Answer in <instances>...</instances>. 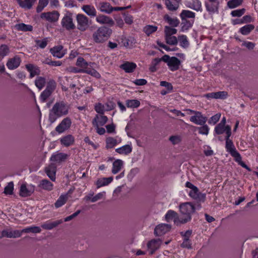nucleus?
Instances as JSON below:
<instances>
[{
    "instance_id": "f257e3e1",
    "label": "nucleus",
    "mask_w": 258,
    "mask_h": 258,
    "mask_svg": "<svg viewBox=\"0 0 258 258\" xmlns=\"http://www.w3.org/2000/svg\"><path fill=\"white\" fill-rule=\"evenodd\" d=\"M70 107L63 101L56 102L49 110L48 120L52 123L56 120L62 116L69 113Z\"/></svg>"
},
{
    "instance_id": "f03ea898",
    "label": "nucleus",
    "mask_w": 258,
    "mask_h": 258,
    "mask_svg": "<svg viewBox=\"0 0 258 258\" xmlns=\"http://www.w3.org/2000/svg\"><path fill=\"white\" fill-rule=\"evenodd\" d=\"M180 213L184 224L189 222L191 219V215L195 212L196 209H199L197 204L194 205L191 202L181 204L179 206Z\"/></svg>"
},
{
    "instance_id": "7ed1b4c3",
    "label": "nucleus",
    "mask_w": 258,
    "mask_h": 258,
    "mask_svg": "<svg viewBox=\"0 0 258 258\" xmlns=\"http://www.w3.org/2000/svg\"><path fill=\"white\" fill-rule=\"evenodd\" d=\"M112 30L106 26H101L92 35L93 41L96 43H103L112 34Z\"/></svg>"
},
{
    "instance_id": "20e7f679",
    "label": "nucleus",
    "mask_w": 258,
    "mask_h": 258,
    "mask_svg": "<svg viewBox=\"0 0 258 258\" xmlns=\"http://www.w3.org/2000/svg\"><path fill=\"white\" fill-rule=\"evenodd\" d=\"M190 197L196 201L197 207L198 209L201 208L200 203H204L206 200V194L201 192L199 188H196L190 190L188 194Z\"/></svg>"
},
{
    "instance_id": "39448f33",
    "label": "nucleus",
    "mask_w": 258,
    "mask_h": 258,
    "mask_svg": "<svg viewBox=\"0 0 258 258\" xmlns=\"http://www.w3.org/2000/svg\"><path fill=\"white\" fill-rule=\"evenodd\" d=\"M77 28L81 31H85L88 29L91 21L89 22V18L83 14H79L76 16Z\"/></svg>"
},
{
    "instance_id": "423d86ee",
    "label": "nucleus",
    "mask_w": 258,
    "mask_h": 258,
    "mask_svg": "<svg viewBox=\"0 0 258 258\" xmlns=\"http://www.w3.org/2000/svg\"><path fill=\"white\" fill-rule=\"evenodd\" d=\"M165 219L167 222L173 220L174 224L177 226L184 224L182 218H179L178 213L173 210H170L167 211L165 215Z\"/></svg>"
},
{
    "instance_id": "0eeeda50",
    "label": "nucleus",
    "mask_w": 258,
    "mask_h": 258,
    "mask_svg": "<svg viewBox=\"0 0 258 258\" xmlns=\"http://www.w3.org/2000/svg\"><path fill=\"white\" fill-rule=\"evenodd\" d=\"M61 24L62 27L67 30H74L76 28V26L73 23L72 14L67 13L62 19Z\"/></svg>"
},
{
    "instance_id": "6e6552de",
    "label": "nucleus",
    "mask_w": 258,
    "mask_h": 258,
    "mask_svg": "<svg viewBox=\"0 0 258 258\" xmlns=\"http://www.w3.org/2000/svg\"><path fill=\"white\" fill-rule=\"evenodd\" d=\"M231 135V132H230L229 130H228L227 132V136H226L225 137V148L227 151H228L232 157L238 156L239 153L236 150L232 141L229 139Z\"/></svg>"
},
{
    "instance_id": "1a4fd4ad",
    "label": "nucleus",
    "mask_w": 258,
    "mask_h": 258,
    "mask_svg": "<svg viewBox=\"0 0 258 258\" xmlns=\"http://www.w3.org/2000/svg\"><path fill=\"white\" fill-rule=\"evenodd\" d=\"M72 124V120L69 117L63 118L60 123L55 127V131L58 134L64 133L69 130Z\"/></svg>"
},
{
    "instance_id": "9d476101",
    "label": "nucleus",
    "mask_w": 258,
    "mask_h": 258,
    "mask_svg": "<svg viewBox=\"0 0 258 258\" xmlns=\"http://www.w3.org/2000/svg\"><path fill=\"white\" fill-rule=\"evenodd\" d=\"M171 228L170 224H160L155 227L154 233L156 236H161L169 232Z\"/></svg>"
},
{
    "instance_id": "9b49d317",
    "label": "nucleus",
    "mask_w": 258,
    "mask_h": 258,
    "mask_svg": "<svg viewBox=\"0 0 258 258\" xmlns=\"http://www.w3.org/2000/svg\"><path fill=\"white\" fill-rule=\"evenodd\" d=\"M190 121L198 125H204L207 121V117L203 116L201 112L198 111L195 115L190 117Z\"/></svg>"
},
{
    "instance_id": "f8f14e48",
    "label": "nucleus",
    "mask_w": 258,
    "mask_h": 258,
    "mask_svg": "<svg viewBox=\"0 0 258 258\" xmlns=\"http://www.w3.org/2000/svg\"><path fill=\"white\" fill-rule=\"evenodd\" d=\"M34 190V185H30L27 187L25 184H22L20 187L19 195L22 197H27L30 196Z\"/></svg>"
},
{
    "instance_id": "ddd939ff",
    "label": "nucleus",
    "mask_w": 258,
    "mask_h": 258,
    "mask_svg": "<svg viewBox=\"0 0 258 258\" xmlns=\"http://www.w3.org/2000/svg\"><path fill=\"white\" fill-rule=\"evenodd\" d=\"M59 16V13L56 11L52 12L43 13L41 14V18H44L50 22H56L58 19Z\"/></svg>"
},
{
    "instance_id": "4468645a",
    "label": "nucleus",
    "mask_w": 258,
    "mask_h": 258,
    "mask_svg": "<svg viewBox=\"0 0 258 258\" xmlns=\"http://www.w3.org/2000/svg\"><path fill=\"white\" fill-rule=\"evenodd\" d=\"M162 243L161 239H153L147 243V247L150 250V254H153L156 250L159 248Z\"/></svg>"
},
{
    "instance_id": "2eb2a0df",
    "label": "nucleus",
    "mask_w": 258,
    "mask_h": 258,
    "mask_svg": "<svg viewBox=\"0 0 258 258\" xmlns=\"http://www.w3.org/2000/svg\"><path fill=\"white\" fill-rule=\"evenodd\" d=\"M44 171L48 177L52 181L55 180V175L56 172V166L55 164L51 163L44 169Z\"/></svg>"
},
{
    "instance_id": "dca6fc26",
    "label": "nucleus",
    "mask_w": 258,
    "mask_h": 258,
    "mask_svg": "<svg viewBox=\"0 0 258 258\" xmlns=\"http://www.w3.org/2000/svg\"><path fill=\"white\" fill-rule=\"evenodd\" d=\"M21 62V58L18 55H16L13 58H9L6 65L9 69L15 70L19 67Z\"/></svg>"
},
{
    "instance_id": "f3484780",
    "label": "nucleus",
    "mask_w": 258,
    "mask_h": 258,
    "mask_svg": "<svg viewBox=\"0 0 258 258\" xmlns=\"http://www.w3.org/2000/svg\"><path fill=\"white\" fill-rule=\"evenodd\" d=\"M96 21L101 24H107L109 26H112L114 22L112 18L102 14H99L96 16Z\"/></svg>"
},
{
    "instance_id": "a211bd4d",
    "label": "nucleus",
    "mask_w": 258,
    "mask_h": 258,
    "mask_svg": "<svg viewBox=\"0 0 258 258\" xmlns=\"http://www.w3.org/2000/svg\"><path fill=\"white\" fill-rule=\"evenodd\" d=\"M69 155L63 153H56L51 155L50 160L57 163L64 162L69 157Z\"/></svg>"
},
{
    "instance_id": "6ab92c4d",
    "label": "nucleus",
    "mask_w": 258,
    "mask_h": 258,
    "mask_svg": "<svg viewBox=\"0 0 258 258\" xmlns=\"http://www.w3.org/2000/svg\"><path fill=\"white\" fill-rule=\"evenodd\" d=\"M205 5L210 14L218 13L219 2H205Z\"/></svg>"
},
{
    "instance_id": "aec40b11",
    "label": "nucleus",
    "mask_w": 258,
    "mask_h": 258,
    "mask_svg": "<svg viewBox=\"0 0 258 258\" xmlns=\"http://www.w3.org/2000/svg\"><path fill=\"white\" fill-rule=\"evenodd\" d=\"M107 120L108 118L106 116L97 114L93 119L92 124L95 127L103 126L107 122Z\"/></svg>"
},
{
    "instance_id": "412c9836",
    "label": "nucleus",
    "mask_w": 258,
    "mask_h": 258,
    "mask_svg": "<svg viewBox=\"0 0 258 258\" xmlns=\"http://www.w3.org/2000/svg\"><path fill=\"white\" fill-rule=\"evenodd\" d=\"M181 0H164L167 9L172 12L176 11L179 8Z\"/></svg>"
},
{
    "instance_id": "4be33fe9",
    "label": "nucleus",
    "mask_w": 258,
    "mask_h": 258,
    "mask_svg": "<svg viewBox=\"0 0 258 258\" xmlns=\"http://www.w3.org/2000/svg\"><path fill=\"white\" fill-rule=\"evenodd\" d=\"M63 46L61 45H58L50 49V52L53 55V56L58 58L62 57L66 52L63 51Z\"/></svg>"
},
{
    "instance_id": "5701e85b",
    "label": "nucleus",
    "mask_w": 258,
    "mask_h": 258,
    "mask_svg": "<svg viewBox=\"0 0 258 258\" xmlns=\"http://www.w3.org/2000/svg\"><path fill=\"white\" fill-rule=\"evenodd\" d=\"M27 71L30 72V78H32L35 76L39 75L40 73V70L37 66L33 64L29 63L25 66Z\"/></svg>"
},
{
    "instance_id": "b1692460",
    "label": "nucleus",
    "mask_w": 258,
    "mask_h": 258,
    "mask_svg": "<svg viewBox=\"0 0 258 258\" xmlns=\"http://www.w3.org/2000/svg\"><path fill=\"white\" fill-rule=\"evenodd\" d=\"M21 236V232L20 230H16L14 231L3 230L1 232V237H6L8 238H18Z\"/></svg>"
},
{
    "instance_id": "393cba45",
    "label": "nucleus",
    "mask_w": 258,
    "mask_h": 258,
    "mask_svg": "<svg viewBox=\"0 0 258 258\" xmlns=\"http://www.w3.org/2000/svg\"><path fill=\"white\" fill-rule=\"evenodd\" d=\"M180 64V60L178 58L172 56L167 65L171 71H175L179 69Z\"/></svg>"
},
{
    "instance_id": "a878e982",
    "label": "nucleus",
    "mask_w": 258,
    "mask_h": 258,
    "mask_svg": "<svg viewBox=\"0 0 258 258\" xmlns=\"http://www.w3.org/2000/svg\"><path fill=\"white\" fill-rule=\"evenodd\" d=\"M98 8L101 12L107 14L112 12V7L107 2H100L98 5Z\"/></svg>"
},
{
    "instance_id": "bb28decb",
    "label": "nucleus",
    "mask_w": 258,
    "mask_h": 258,
    "mask_svg": "<svg viewBox=\"0 0 258 258\" xmlns=\"http://www.w3.org/2000/svg\"><path fill=\"white\" fill-rule=\"evenodd\" d=\"M61 144L65 147H69L74 144L75 138L72 135H68L60 139Z\"/></svg>"
},
{
    "instance_id": "cd10ccee",
    "label": "nucleus",
    "mask_w": 258,
    "mask_h": 258,
    "mask_svg": "<svg viewBox=\"0 0 258 258\" xmlns=\"http://www.w3.org/2000/svg\"><path fill=\"white\" fill-rule=\"evenodd\" d=\"M186 6L197 12L202 11V3L199 0H192L191 2H188Z\"/></svg>"
},
{
    "instance_id": "c85d7f7f",
    "label": "nucleus",
    "mask_w": 258,
    "mask_h": 258,
    "mask_svg": "<svg viewBox=\"0 0 258 258\" xmlns=\"http://www.w3.org/2000/svg\"><path fill=\"white\" fill-rule=\"evenodd\" d=\"M163 20L167 23L171 27H177L180 22L177 18H171L168 14H166L163 16Z\"/></svg>"
},
{
    "instance_id": "c756f323",
    "label": "nucleus",
    "mask_w": 258,
    "mask_h": 258,
    "mask_svg": "<svg viewBox=\"0 0 258 258\" xmlns=\"http://www.w3.org/2000/svg\"><path fill=\"white\" fill-rule=\"evenodd\" d=\"M136 63L132 62L126 61L120 65V68L123 70L126 73H132L136 68Z\"/></svg>"
},
{
    "instance_id": "7c9ffc66",
    "label": "nucleus",
    "mask_w": 258,
    "mask_h": 258,
    "mask_svg": "<svg viewBox=\"0 0 258 258\" xmlns=\"http://www.w3.org/2000/svg\"><path fill=\"white\" fill-rule=\"evenodd\" d=\"M228 130H229L230 132H231V127L229 125H224L218 124L215 127V132L217 135H221L225 132L226 136H227Z\"/></svg>"
},
{
    "instance_id": "2f4dec72",
    "label": "nucleus",
    "mask_w": 258,
    "mask_h": 258,
    "mask_svg": "<svg viewBox=\"0 0 258 258\" xmlns=\"http://www.w3.org/2000/svg\"><path fill=\"white\" fill-rule=\"evenodd\" d=\"M36 0H17V2L21 8L29 10L32 8Z\"/></svg>"
},
{
    "instance_id": "473e14b6",
    "label": "nucleus",
    "mask_w": 258,
    "mask_h": 258,
    "mask_svg": "<svg viewBox=\"0 0 258 258\" xmlns=\"http://www.w3.org/2000/svg\"><path fill=\"white\" fill-rule=\"evenodd\" d=\"M82 9L89 16L91 17L96 16V10L93 6L89 5H84Z\"/></svg>"
},
{
    "instance_id": "72a5a7b5",
    "label": "nucleus",
    "mask_w": 258,
    "mask_h": 258,
    "mask_svg": "<svg viewBox=\"0 0 258 258\" xmlns=\"http://www.w3.org/2000/svg\"><path fill=\"white\" fill-rule=\"evenodd\" d=\"M195 22V20L181 19L180 31L184 32L191 28Z\"/></svg>"
},
{
    "instance_id": "f704fd0d",
    "label": "nucleus",
    "mask_w": 258,
    "mask_h": 258,
    "mask_svg": "<svg viewBox=\"0 0 258 258\" xmlns=\"http://www.w3.org/2000/svg\"><path fill=\"white\" fill-rule=\"evenodd\" d=\"M63 222L62 219L56 220L52 222H46L41 225V227L44 229L51 230Z\"/></svg>"
},
{
    "instance_id": "c9c22d12",
    "label": "nucleus",
    "mask_w": 258,
    "mask_h": 258,
    "mask_svg": "<svg viewBox=\"0 0 258 258\" xmlns=\"http://www.w3.org/2000/svg\"><path fill=\"white\" fill-rule=\"evenodd\" d=\"M113 180V177H103L98 179L96 181V185L97 188L101 186L107 185Z\"/></svg>"
},
{
    "instance_id": "e433bc0d",
    "label": "nucleus",
    "mask_w": 258,
    "mask_h": 258,
    "mask_svg": "<svg viewBox=\"0 0 258 258\" xmlns=\"http://www.w3.org/2000/svg\"><path fill=\"white\" fill-rule=\"evenodd\" d=\"M179 16L181 19H191V20H194L196 17V14L190 11L183 10L182 11Z\"/></svg>"
},
{
    "instance_id": "4c0bfd02",
    "label": "nucleus",
    "mask_w": 258,
    "mask_h": 258,
    "mask_svg": "<svg viewBox=\"0 0 258 258\" xmlns=\"http://www.w3.org/2000/svg\"><path fill=\"white\" fill-rule=\"evenodd\" d=\"M39 187L43 189L50 191L53 189V184L47 179H42L40 181Z\"/></svg>"
},
{
    "instance_id": "58836bf2",
    "label": "nucleus",
    "mask_w": 258,
    "mask_h": 258,
    "mask_svg": "<svg viewBox=\"0 0 258 258\" xmlns=\"http://www.w3.org/2000/svg\"><path fill=\"white\" fill-rule=\"evenodd\" d=\"M15 28L18 31H32L33 26L31 25H26L24 23H19L15 25Z\"/></svg>"
},
{
    "instance_id": "ea45409f",
    "label": "nucleus",
    "mask_w": 258,
    "mask_h": 258,
    "mask_svg": "<svg viewBox=\"0 0 258 258\" xmlns=\"http://www.w3.org/2000/svg\"><path fill=\"white\" fill-rule=\"evenodd\" d=\"M123 166V161L120 159H117L113 163V167L112 172L113 174H116L121 169Z\"/></svg>"
},
{
    "instance_id": "a19ab883",
    "label": "nucleus",
    "mask_w": 258,
    "mask_h": 258,
    "mask_svg": "<svg viewBox=\"0 0 258 258\" xmlns=\"http://www.w3.org/2000/svg\"><path fill=\"white\" fill-rule=\"evenodd\" d=\"M115 151L120 154H128L132 151V148L129 145H126L115 149Z\"/></svg>"
},
{
    "instance_id": "79ce46f5",
    "label": "nucleus",
    "mask_w": 258,
    "mask_h": 258,
    "mask_svg": "<svg viewBox=\"0 0 258 258\" xmlns=\"http://www.w3.org/2000/svg\"><path fill=\"white\" fill-rule=\"evenodd\" d=\"M41 231V228L38 226H31L28 227L27 228H25L23 229H22L20 232H21V234L22 233H40Z\"/></svg>"
},
{
    "instance_id": "37998d69",
    "label": "nucleus",
    "mask_w": 258,
    "mask_h": 258,
    "mask_svg": "<svg viewBox=\"0 0 258 258\" xmlns=\"http://www.w3.org/2000/svg\"><path fill=\"white\" fill-rule=\"evenodd\" d=\"M254 29V26L252 24H247L242 27L239 29V32L244 35L249 34Z\"/></svg>"
},
{
    "instance_id": "c03bdc74",
    "label": "nucleus",
    "mask_w": 258,
    "mask_h": 258,
    "mask_svg": "<svg viewBox=\"0 0 258 258\" xmlns=\"http://www.w3.org/2000/svg\"><path fill=\"white\" fill-rule=\"evenodd\" d=\"M178 40L179 41L180 45L184 48H187L189 45L186 35H181L178 37Z\"/></svg>"
},
{
    "instance_id": "a18cd8bd",
    "label": "nucleus",
    "mask_w": 258,
    "mask_h": 258,
    "mask_svg": "<svg viewBox=\"0 0 258 258\" xmlns=\"http://www.w3.org/2000/svg\"><path fill=\"white\" fill-rule=\"evenodd\" d=\"M68 197L67 194L61 195L55 203V207L59 208L67 202Z\"/></svg>"
},
{
    "instance_id": "49530a36",
    "label": "nucleus",
    "mask_w": 258,
    "mask_h": 258,
    "mask_svg": "<svg viewBox=\"0 0 258 258\" xmlns=\"http://www.w3.org/2000/svg\"><path fill=\"white\" fill-rule=\"evenodd\" d=\"M46 80L45 78L42 77H37L35 80V84L36 86L39 89H42L45 86Z\"/></svg>"
},
{
    "instance_id": "de8ad7c7",
    "label": "nucleus",
    "mask_w": 258,
    "mask_h": 258,
    "mask_svg": "<svg viewBox=\"0 0 258 258\" xmlns=\"http://www.w3.org/2000/svg\"><path fill=\"white\" fill-rule=\"evenodd\" d=\"M106 148L107 149L112 148L117 144V140L112 137H108L106 139Z\"/></svg>"
},
{
    "instance_id": "09e8293b",
    "label": "nucleus",
    "mask_w": 258,
    "mask_h": 258,
    "mask_svg": "<svg viewBox=\"0 0 258 258\" xmlns=\"http://www.w3.org/2000/svg\"><path fill=\"white\" fill-rule=\"evenodd\" d=\"M165 39L166 43L170 45H175L178 43V39L175 36L165 35Z\"/></svg>"
},
{
    "instance_id": "8fccbe9b",
    "label": "nucleus",
    "mask_w": 258,
    "mask_h": 258,
    "mask_svg": "<svg viewBox=\"0 0 258 258\" xmlns=\"http://www.w3.org/2000/svg\"><path fill=\"white\" fill-rule=\"evenodd\" d=\"M126 105L128 108H137L140 105V102L136 99L127 100Z\"/></svg>"
},
{
    "instance_id": "3c124183",
    "label": "nucleus",
    "mask_w": 258,
    "mask_h": 258,
    "mask_svg": "<svg viewBox=\"0 0 258 258\" xmlns=\"http://www.w3.org/2000/svg\"><path fill=\"white\" fill-rule=\"evenodd\" d=\"M243 0H230L227 3V6L230 9H234L241 6Z\"/></svg>"
},
{
    "instance_id": "603ef678",
    "label": "nucleus",
    "mask_w": 258,
    "mask_h": 258,
    "mask_svg": "<svg viewBox=\"0 0 258 258\" xmlns=\"http://www.w3.org/2000/svg\"><path fill=\"white\" fill-rule=\"evenodd\" d=\"M35 42L36 43L35 46L40 47V48H44L48 43L47 38H44L42 40L35 39Z\"/></svg>"
},
{
    "instance_id": "864d4df0",
    "label": "nucleus",
    "mask_w": 258,
    "mask_h": 258,
    "mask_svg": "<svg viewBox=\"0 0 258 258\" xmlns=\"http://www.w3.org/2000/svg\"><path fill=\"white\" fill-rule=\"evenodd\" d=\"M84 73L89 74L97 79L101 77L100 74L94 69H91L87 67L86 68H85Z\"/></svg>"
},
{
    "instance_id": "5fc2aeb1",
    "label": "nucleus",
    "mask_w": 258,
    "mask_h": 258,
    "mask_svg": "<svg viewBox=\"0 0 258 258\" xmlns=\"http://www.w3.org/2000/svg\"><path fill=\"white\" fill-rule=\"evenodd\" d=\"M157 30V27L152 25H147L143 29V31L148 35L156 32Z\"/></svg>"
},
{
    "instance_id": "6e6d98bb",
    "label": "nucleus",
    "mask_w": 258,
    "mask_h": 258,
    "mask_svg": "<svg viewBox=\"0 0 258 258\" xmlns=\"http://www.w3.org/2000/svg\"><path fill=\"white\" fill-rule=\"evenodd\" d=\"M14 190V183L13 182H10L8 185L5 187L4 193L6 195H12L13 194Z\"/></svg>"
},
{
    "instance_id": "4d7b16f0",
    "label": "nucleus",
    "mask_w": 258,
    "mask_h": 258,
    "mask_svg": "<svg viewBox=\"0 0 258 258\" xmlns=\"http://www.w3.org/2000/svg\"><path fill=\"white\" fill-rule=\"evenodd\" d=\"M168 26H165L164 28V33L165 35L172 36L173 34H175L177 33V29L174 28H172Z\"/></svg>"
},
{
    "instance_id": "13d9d810",
    "label": "nucleus",
    "mask_w": 258,
    "mask_h": 258,
    "mask_svg": "<svg viewBox=\"0 0 258 258\" xmlns=\"http://www.w3.org/2000/svg\"><path fill=\"white\" fill-rule=\"evenodd\" d=\"M76 65L78 67L85 69L88 67L89 64L83 57H79L77 59Z\"/></svg>"
},
{
    "instance_id": "bf43d9fd",
    "label": "nucleus",
    "mask_w": 258,
    "mask_h": 258,
    "mask_svg": "<svg viewBox=\"0 0 258 258\" xmlns=\"http://www.w3.org/2000/svg\"><path fill=\"white\" fill-rule=\"evenodd\" d=\"M234 157L235 158V161L237 162L242 167L245 168L249 171H251V169L241 160V157L239 153L238 156H234Z\"/></svg>"
},
{
    "instance_id": "052dcab7",
    "label": "nucleus",
    "mask_w": 258,
    "mask_h": 258,
    "mask_svg": "<svg viewBox=\"0 0 258 258\" xmlns=\"http://www.w3.org/2000/svg\"><path fill=\"white\" fill-rule=\"evenodd\" d=\"M246 10L244 8H242L241 9L235 10L232 11L231 12V15L232 17H240L242 16L245 12Z\"/></svg>"
},
{
    "instance_id": "680f3d73",
    "label": "nucleus",
    "mask_w": 258,
    "mask_h": 258,
    "mask_svg": "<svg viewBox=\"0 0 258 258\" xmlns=\"http://www.w3.org/2000/svg\"><path fill=\"white\" fill-rule=\"evenodd\" d=\"M48 3V0H39L38 5L37 7V12L39 13L42 11L45 7H46Z\"/></svg>"
},
{
    "instance_id": "e2e57ef3",
    "label": "nucleus",
    "mask_w": 258,
    "mask_h": 258,
    "mask_svg": "<svg viewBox=\"0 0 258 258\" xmlns=\"http://www.w3.org/2000/svg\"><path fill=\"white\" fill-rule=\"evenodd\" d=\"M56 86V82L53 80H50L47 83L46 90L49 91L51 93L53 92Z\"/></svg>"
},
{
    "instance_id": "0e129e2a",
    "label": "nucleus",
    "mask_w": 258,
    "mask_h": 258,
    "mask_svg": "<svg viewBox=\"0 0 258 258\" xmlns=\"http://www.w3.org/2000/svg\"><path fill=\"white\" fill-rule=\"evenodd\" d=\"M52 93L47 90L45 89L40 95V99L44 102L46 99L51 95Z\"/></svg>"
},
{
    "instance_id": "69168bd1",
    "label": "nucleus",
    "mask_w": 258,
    "mask_h": 258,
    "mask_svg": "<svg viewBox=\"0 0 258 258\" xmlns=\"http://www.w3.org/2000/svg\"><path fill=\"white\" fill-rule=\"evenodd\" d=\"M202 125V126L198 127L199 134L202 135H208L209 131V128L208 126L205 124Z\"/></svg>"
},
{
    "instance_id": "338daca9",
    "label": "nucleus",
    "mask_w": 258,
    "mask_h": 258,
    "mask_svg": "<svg viewBox=\"0 0 258 258\" xmlns=\"http://www.w3.org/2000/svg\"><path fill=\"white\" fill-rule=\"evenodd\" d=\"M10 48L5 44H1V56L4 57L10 53Z\"/></svg>"
},
{
    "instance_id": "774afa93",
    "label": "nucleus",
    "mask_w": 258,
    "mask_h": 258,
    "mask_svg": "<svg viewBox=\"0 0 258 258\" xmlns=\"http://www.w3.org/2000/svg\"><path fill=\"white\" fill-rule=\"evenodd\" d=\"M169 140L173 145L179 144L181 141V138L179 136H171L169 137Z\"/></svg>"
}]
</instances>
